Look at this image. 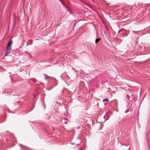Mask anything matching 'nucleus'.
Here are the masks:
<instances>
[{
	"instance_id": "obj_5",
	"label": "nucleus",
	"mask_w": 150,
	"mask_h": 150,
	"mask_svg": "<svg viewBox=\"0 0 150 150\" xmlns=\"http://www.w3.org/2000/svg\"><path fill=\"white\" fill-rule=\"evenodd\" d=\"M100 38H97L95 40V43L96 44L100 40Z\"/></svg>"
},
{
	"instance_id": "obj_11",
	"label": "nucleus",
	"mask_w": 150,
	"mask_h": 150,
	"mask_svg": "<svg viewBox=\"0 0 150 150\" xmlns=\"http://www.w3.org/2000/svg\"><path fill=\"white\" fill-rule=\"evenodd\" d=\"M128 110H126V111H125V113H126L127 112H128Z\"/></svg>"
},
{
	"instance_id": "obj_15",
	"label": "nucleus",
	"mask_w": 150,
	"mask_h": 150,
	"mask_svg": "<svg viewBox=\"0 0 150 150\" xmlns=\"http://www.w3.org/2000/svg\"><path fill=\"white\" fill-rule=\"evenodd\" d=\"M36 81V80L35 79V80H34V81Z\"/></svg>"
},
{
	"instance_id": "obj_2",
	"label": "nucleus",
	"mask_w": 150,
	"mask_h": 150,
	"mask_svg": "<svg viewBox=\"0 0 150 150\" xmlns=\"http://www.w3.org/2000/svg\"><path fill=\"white\" fill-rule=\"evenodd\" d=\"M28 43L27 44V45H26L27 46L28 45L32 44V41L31 40H29L28 41Z\"/></svg>"
},
{
	"instance_id": "obj_6",
	"label": "nucleus",
	"mask_w": 150,
	"mask_h": 150,
	"mask_svg": "<svg viewBox=\"0 0 150 150\" xmlns=\"http://www.w3.org/2000/svg\"><path fill=\"white\" fill-rule=\"evenodd\" d=\"M103 101L104 102L105 101H109V100H108V98H105V99H104L103 100Z\"/></svg>"
},
{
	"instance_id": "obj_13",
	"label": "nucleus",
	"mask_w": 150,
	"mask_h": 150,
	"mask_svg": "<svg viewBox=\"0 0 150 150\" xmlns=\"http://www.w3.org/2000/svg\"><path fill=\"white\" fill-rule=\"evenodd\" d=\"M125 121V120L124 119H122V121Z\"/></svg>"
},
{
	"instance_id": "obj_9",
	"label": "nucleus",
	"mask_w": 150,
	"mask_h": 150,
	"mask_svg": "<svg viewBox=\"0 0 150 150\" xmlns=\"http://www.w3.org/2000/svg\"><path fill=\"white\" fill-rule=\"evenodd\" d=\"M24 52L25 53H27L28 54H29V53L27 51H25Z\"/></svg>"
},
{
	"instance_id": "obj_4",
	"label": "nucleus",
	"mask_w": 150,
	"mask_h": 150,
	"mask_svg": "<svg viewBox=\"0 0 150 150\" xmlns=\"http://www.w3.org/2000/svg\"><path fill=\"white\" fill-rule=\"evenodd\" d=\"M44 75L46 79H47L49 77V76H48L46 74H44Z\"/></svg>"
},
{
	"instance_id": "obj_14",
	"label": "nucleus",
	"mask_w": 150,
	"mask_h": 150,
	"mask_svg": "<svg viewBox=\"0 0 150 150\" xmlns=\"http://www.w3.org/2000/svg\"><path fill=\"white\" fill-rule=\"evenodd\" d=\"M48 119H50V117H49V116H48Z\"/></svg>"
},
{
	"instance_id": "obj_7",
	"label": "nucleus",
	"mask_w": 150,
	"mask_h": 150,
	"mask_svg": "<svg viewBox=\"0 0 150 150\" xmlns=\"http://www.w3.org/2000/svg\"><path fill=\"white\" fill-rule=\"evenodd\" d=\"M127 36V34H125L124 35L123 37H126Z\"/></svg>"
},
{
	"instance_id": "obj_1",
	"label": "nucleus",
	"mask_w": 150,
	"mask_h": 150,
	"mask_svg": "<svg viewBox=\"0 0 150 150\" xmlns=\"http://www.w3.org/2000/svg\"><path fill=\"white\" fill-rule=\"evenodd\" d=\"M12 43L13 42L12 40V38H11L9 40L7 44L5 50L6 53L4 55V56H6L11 51V45Z\"/></svg>"
},
{
	"instance_id": "obj_10",
	"label": "nucleus",
	"mask_w": 150,
	"mask_h": 150,
	"mask_svg": "<svg viewBox=\"0 0 150 150\" xmlns=\"http://www.w3.org/2000/svg\"><path fill=\"white\" fill-rule=\"evenodd\" d=\"M29 55V57H30V58H31L32 57V56L29 53V54H28Z\"/></svg>"
},
{
	"instance_id": "obj_8",
	"label": "nucleus",
	"mask_w": 150,
	"mask_h": 150,
	"mask_svg": "<svg viewBox=\"0 0 150 150\" xmlns=\"http://www.w3.org/2000/svg\"><path fill=\"white\" fill-rule=\"evenodd\" d=\"M18 104H19L20 105V107H21V103L19 102L18 103H17Z\"/></svg>"
},
{
	"instance_id": "obj_3",
	"label": "nucleus",
	"mask_w": 150,
	"mask_h": 150,
	"mask_svg": "<svg viewBox=\"0 0 150 150\" xmlns=\"http://www.w3.org/2000/svg\"><path fill=\"white\" fill-rule=\"evenodd\" d=\"M19 145L22 149H24V148H27V147L26 146H25L23 145H22L21 144H19Z\"/></svg>"
},
{
	"instance_id": "obj_17",
	"label": "nucleus",
	"mask_w": 150,
	"mask_h": 150,
	"mask_svg": "<svg viewBox=\"0 0 150 150\" xmlns=\"http://www.w3.org/2000/svg\"><path fill=\"white\" fill-rule=\"evenodd\" d=\"M79 150H81V149H79Z\"/></svg>"
},
{
	"instance_id": "obj_12",
	"label": "nucleus",
	"mask_w": 150,
	"mask_h": 150,
	"mask_svg": "<svg viewBox=\"0 0 150 150\" xmlns=\"http://www.w3.org/2000/svg\"><path fill=\"white\" fill-rule=\"evenodd\" d=\"M33 108H32L30 110V111H32L33 109Z\"/></svg>"
},
{
	"instance_id": "obj_16",
	"label": "nucleus",
	"mask_w": 150,
	"mask_h": 150,
	"mask_svg": "<svg viewBox=\"0 0 150 150\" xmlns=\"http://www.w3.org/2000/svg\"><path fill=\"white\" fill-rule=\"evenodd\" d=\"M35 97V95H34V97Z\"/></svg>"
}]
</instances>
